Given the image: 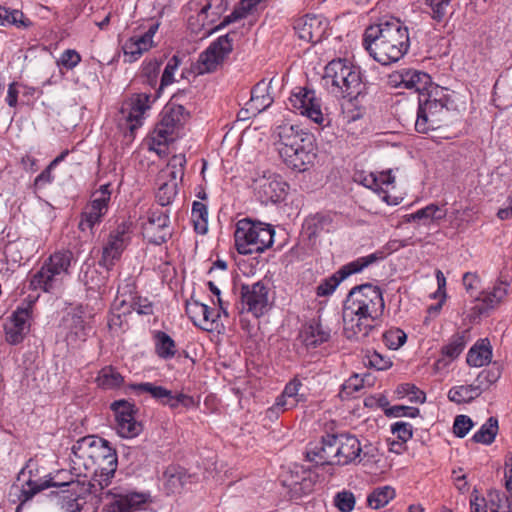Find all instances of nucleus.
Returning <instances> with one entry per match:
<instances>
[{"label": "nucleus", "mask_w": 512, "mask_h": 512, "mask_svg": "<svg viewBox=\"0 0 512 512\" xmlns=\"http://www.w3.org/2000/svg\"><path fill=\"white\" fill-rule=\"evenodd\" d=\"M467 344L465 332L453 335L448 344L442 347V355L450 360L456 359L464 350Z\"/></svg>", "instance_id": "nucleus-46"}, {"label": "nucleus", "mask_w": 512, "mask_h": 512, "mask_svg": "<svg viewBox=\"0 0 512 512\" xmlns=\"http://www.w3.org/2000/svg\"><path fill=\"white\" fill-rule=\"evenodd\" d=\"M364 364L370 368L382 371L389 369L392 366V361L389 357L373 350L367 351L364 357Z\"/></svg>", "instance_id": "nucleus-49"}, {"label": "nucleus", "mask_w": 512, "mask_h": 512, "mask_svg": "<svg viewBox=\"0 0 512 512\" xmlns=\"http://www.w3.org/2000/svg\"><path fill=\"white\" fill-rule=\"evenodd\" d=\"M237 37L234 31L220 36L203 51L197 61L198 74H205L215 71L231 53L233 42Z\"/></svg>", "instance_id": "nucleus-11"}, {"label": "nucleus", "mask_w": 512, "mask_h": 512, "mask_svg": "<svg viewBox=\"0 0 512 512\" xmlns=\"http://www.w3.org/2000/svg\"><path fill=\"white\" fill-rule=\"evenodd\" d=\"M82 281L87 290L100 292L101 288L105 286L107 278L96 269H88L84 273Z\"/></svg>", "instance_id": "nucleus-50"}, {"label": "nucleus", "mask_w": 512, "mask_h": 512, "mask_svg": "<svg viewBox=\"0 0 512 512\" xmlns=\"http://www.w3.org/2000/svg\"><path fill=\"white\" fill-rule=\"evenodd\" d=\"M81 62L80 54L73 49L65 50L60 58L57 60V65L59 67H64L67 70L74 69Z\"/></svg>", "instance_id": "nucleus-56"}, {"label": "nucleus", "mask_w": 512, "mask_h": 512, "mask_svg": "<svg viewBox=\"0 0 512 512\" xmlns=\"http://www.w3.org/2000/svg\"><path fill=\"white\" fill-rule=\"evenodd\" d=\"M170 218L168 210L159 208L150 209L147 222L144 224V235L148 241L155 245H161L171 237L169 230Z\"/></svg>", "instance_id": "nucleus-20"}, {"label": "nucleus", "mask_w": 512, "mask_h": 512, "mask_svg": "<svg viewBox=\"0 0 512 512\" xmlns=\"http://www.w3.org/2000/svg\"><path fill=\"white\" fill-rule=\"evenodd\" d=\"M123 381V376L111 366L102 368L96 378L98 386L107 390L120 387Z\"/></svg>", "instance_id": "nucleus-40"}, {"label": "nucleus", "mask_w": 512, "mask_h": 512, "mask_svg": "<svg viewBox=\"0 0 512 512\" xmlns=\"http://www.w3.org/2000/svg\"><path fill=\"white\" fill-rule=\"evenodd\" d=\"M73 260L74 255L70 250L53 253L32 276L30 287L41 289L47 293H53L60 289L64 277L69 274V268Z\"/></svg>", "instance_id": "nucleus-7"}, {"label": "nucleus", "mask_w": 512, "mask_h": 512, "mask_svg": "<svg viewBox=\"0 0 512 512\" xmlns=\"http://www.w3.org/2000/svg\"><path fill=\"white\" fill-rule=\"evenodd\" d=\"M406 340V333L399 328L390 329L383 334V341L385 345L392 350L400 348Z\"/></svg>", "instance_id": "nucleus-51"}, {"label": "nucleus", "mask_w": 512, "mask_h": 512, "mask_svg": "<svg viewBox=\"0 0 512 512\" xmlns=\"http://www.w3.org/2000/svg\"><path fill=\"white\" fill-rule=\"evenodd\" d=\"M260 1L261 0H240L238 6L234 9V11L230 15L226 16L224 20L216 27V29H219L220 27L226 26L229 23L242 19Z\"/></svg>", "instance_id": "nucleus-48"}, {"label": "nucleus", "mask_w": 512, "mask_h": 512, "mask_svg": "<svg viewBox=\"0 0 512 512\" xmlns=\"http://www.w3.org/2000/svg\"><path fill=\"white\" fill-rule=\"evenodd\" d=\"M356 499L351 491L343 490L334 496V505L341 512H351L355 507Z\"/></svg>", "instance_id": "nucleus-52"}, {"label": "nucleus", "mask_w": 512, "mask_h": 512, "mask_svg": "<svg viewBox=\"0 0 512 512\" xmlns=\"http://www.w3.org/2000/svg\"><path fill=\"white\" fill-rule=\"evenodd\" d=\"M488 503L484 497L478 495L477 490H473L470 499L471 512H487Z\"/></svg>", "instance_id": "nucleus-64"}, {"label": "nucleus", "mask_w": 512, "mask_h": 512, "mask_svg": "<svg viewBox=\"0 0 512 512\" xmlns=\"http://www.w3.org/2000/svg\"><path fill=\"white\" fill-rule=\"evenodd\" d=\"M497 432L498 420L495 417H490L473 435L472 440L476 443L490 445L495 440Z\"/></svg>", "instance_id": "nucleus-41"}, {"label": "nucleus", "mask_w": 512, "mask_h": 512, "mask_svg": "<svg viewBox=\"0 0 512 512\" xmlns=\"http://www.w3.org/2000/svg\"><path fill=\"white\" fill-rule=\"evenodd\" d=\"M273 136L277 139L280 157L287 166L304 171L313 163L316 157L313 134L294 125L283 124L276 127Z\"/></svg>", "instance_id": "nucleus-3"}, {"label": "nucleus", "mask_w": 512, "mask_h": 512, "mask_svg": "<svg viewBox=\"0 0 512 512\" xmlns=\"http://www.w3.org/2000/svg\"><path fill=\"white\" fill-rule=\"evenodd\" d=\"M395 496L396 491L392 486L377 487L368 495L367 503L373 509H380L393 500Z\"/></svg>", "instance_id": "nucleus-39"}, {"label": "nucleus", "mask_w": 512, "mask_h": 512, "mask_svg": "<svg viewBox=\"0 0 512 512\" xmlns=\"http://www.w3.org/2000/svg\"><path fill=\"white\" fill-rule=\"evenodd\" d=\"M446 210L436 204H429L426 207L412 213V220H423L424 224L428 222H438L444 219Z\"/></svg>", "instance_id": "nucleus-42"}, {"label": "nucleus", "mask_w": 512, "mask_h": 512, "mask_svg": "<svg viewBox=\"0 0 512 512\" xmlns=\"http://www.w3.org/2000/svg\"><path fill=\"white\" fill-rule=\"evenodd\" d=\"M228 0H191L190 11L197 14L202 25L213 24L227 10Z\"/></svg>", "instance_id": "nucleus-23"}, {"label": "nucleus", "mask_w": 512, "mask_h": 512, "mask_svg": "<svg viewBox=\"0 0 512 512\" xmlns=\"http://www.w3.org/2000/svg\"><path fill=\"white\" fill-rule=\"evenodd\" d=\"M189 118L184 106L168 102L160 113V119L151 133L153 145L166 146L173 142Z\"/></svg>", "instance_id": "nucleus-9"}, {"label": "nucleus", "mask_w": 512, "mask_h": 512, "mask_svg": "<svg viewBox=\"0 0 512 512\" xmlns=\"http://www.w3.org/2000/svg\"><path fill=\"white\" fill-rule=\"evenodd\" d=\"M111 409L115 413L116 431L122 438H134L138 436L143 425L135 419V405L126 401L118 400L111 404Z\"/></svg>", "instance_id": "nucleus-18"}, {"label": "nucleus", "mask_w": 512, "mask_h": 512, "mask_svg": "<svg viewBox=\"0 0 512 512\" xmlns=\"http://www.w3.org/2000/svg\"><path fill=\"white\" fill-rule=\"evenodd\" d=\"M435 91H426L425 96H419L418 104L430 113V116L440 117V115L447 109V97L443 95L441 97L438 96V89L435 88Z\"/></svg>", "instance_id": "nucleus-35"}, {"label": "nucleus", "mask_w": 512, "mask_h": 512, "mask_svg": "<svg viewBox=\"0 0 512 512\" xmlns=\"http://www.w3.org/2000/svg\"><path fill=\"white\" fill-rule=\"evenodd\" d=\"M323 79L332 94L349 100L357 99L364 88L360 68L342 59L326 65Z\"/></svg>", "instance_id": "nucleus-5"}, {"label": "nucleus", "mask_w": 512, "mask_h": 512, "mask_svg": "<svg viewBox=\"0 0 512 512\" xmlns=\"http://www.w3.org/2000/svg\"><path fill=\"white\" fill-rule=\"evenodd\" d=\"M151 46L140 35L129 38L122 46L125 61L132 63L140 58V56L148 51Z\"/></svg>", "instance_id": "nucleus-37"}, {"label": "nucleus", "mask_w": 512, "mask_h": 512, "mask_svg": "<svg viewBox=\"0 0 512 512\" xmlns=\"http://www.w3.org/2000/svg\"><path fill=\"white\" fill-rule=\"evenodd\" d=\"M180 65V58L177 55H174L172 58L169 59L168 63L166 64V67L163 71L160 86L158 88V91L160 92L165 86L171 84L174 80V73L178 69Z\"/></svg>", "instance_id": "nucleus-53"}, {"label": "nucleus", "mask_w": 512, "mask_h": 512, "mask_svg": "<svg viewBox=\"0 0 512 512\" xmlns=\"http://www.w3.org/2000/svg\"><path fill=\"white\" fill-rule=\"evenodd\" d=\"M270 307L269 288L262 281L241 286L239 302L236 306L240 314L250 313L259 318L266 314Z\"/></svg>", "instance_id": "nucleus-10"}, {"label": "nucleus", "mask_w": 512, "mask_h": 512, "mask_svg": "<svg viewBox=\"0 0 512 512\" xmlns=\"http://www.w3.org/2000/svg\"><path fill=\"white\" fill-rule=\"evenodd\" d=\"M159 91H157L154 95L141 92L132 95L130 99V111L127 117V120L131 123L130 129L133 131L142 125V118L146 111H148L154 101L159 97Z\"/></svg>", "instance_id": "nucleus-27"}, {"label": "nucleus", "mask_w": 512, "mask_h": 512, "mask_svg": "<svg viewBox=\"0 0 512 512\" xmlns=\"http://www.w3.org/2000/svg\"><path fill=\"white\" fill-rule=\"evenodd\" d=\"M256 190L262 202L277 203L282 201L287 195L288 184L280 175L272 172H265L256 179Z\"/></svg>", "instance_id": "nucleus-21"}, {"label": "nucleus", "mask_w": 512, "mask_h": 512, "mask_svg": "<svg viewBox=\"0 0 512 512\" xmlns=\"http://www.w3.org/2000/svg\"><path fill=\"white\" fill-rule=\"evenodd\" d=\"M492 358V350L488 339L477 341L468 351L467 363L473 367H482L488 364Z\"/></svg>", "instance_id": "nucleus-33"}, {"label": "nucleus", "mask_w": 512, "mask_h": 512, "mask_svg": "<svg viewBox=\"0 0 512 512\" xmlns=\"http://www.w3.org/2000/svg\"><path fill=\"white\" fill-rule=\"evenodd\" d=\"M376 179L378 184V195L381 199L388 205H398L401 199L399 197L390 196L383 188V186H389L394 183L395 177L392 175V171L388 170L380 172L376 174Z\"/></svg>", "instance_id": "nucleus-43"}, {"label": "nucleus", "mask_w": 512, "mask_h": 512, "mask_svg": "<svg viewBox=\"0 0 512 512\" xmlns=\"http://www.w3.org/2000/svg\"><path fill=\"white\" fill-rule=\"evenodd\" d=\"M20 94L23 98L22 103L30 105L42 94V91L20 83Z\"/></svg>", "instance_id": "nucleus-63"}, {"label": "nucleus", "mask_w": 512, "mask_h": 512, "mask_svg": "<svg viewBox=\"0 0 512 512\" xmlns=\"http://www.w3.org/2000/svg\"><path fill=\"white\" fill-rule=\"evenodd\" d=\"M111 185L109 183L101 185L100 188L94 191L91 195V200L85 207L81 215L79 229L85 231L92 229L96 224H99L108 212L109 203L111 200Z\"/></svg>", "instance_id": "nucleus-14"}, {"label": "nucleus", "mask_w": 512, "mask_h": 512, "mask_svg": "<svg viewBox=\"0 0 512 512\" xmlns=\"http://www.w3.org/2000/svg\"><path fill=\"white\" fill-rule=\"evenodd\" d=\"M329 21L319 14H307L298 18L294 23V30L298 37L307 43H318L326 35Z\"/></svg>", "instance_id": "nucleus-19"}, {"label": "nucleus", "mask_w": 512, "mask_h": 512, "mask_svg": "<svg viewBox=\"0 0 512 512\" xmlns=\"http://www.w3.org/2000/svg\"><path fill=\"white\" fill-rule=\"evenodd\" d=\"M303 343L307 348H316L329 341L331 330L322 325L319 320H310L301 332Z\"/></svg>", "instance_id": "nucleus-30"}, {"label": "nucleus", "mask_w": 512, "mask_h": 512, "mask_svg": "<svg viewBox=\"0 0 512 512\" xmlns=\"http://www.w3.org/2000/svg\"><path fill=\"white\" fill-rule=\"evenodd\" d=\"M385 303L379 287L366 283L353 287L344 302L343 332L347 339L360 341L379 325Z\"/></svg>", "instance_id": "nucleus-1"}, {"label": "nucleus", "mask_w": 512, "mask_h": 512, "mask_svg": "<svg viewBox=\"0 0 512 512\" xmlns=\"http://www.w3.org/2000/svg\"><path fill=\"white\" fill-rule=\"evenodd\" d=\"M272 82L273 79H271L269 82L261 80L253 87L250 101L246 104V106H249L254 115L264 111L273 103L274 100L269 91Z\"/></svg>", "instance_id": "nucleus-31"}, {"label": "nucleus", "mask_w": 512, "mask_h": 512, "mask_svg": "<svg viewBox=\"0 0 512 512\" xmlns=\"http://www.w3.org/2000/svg\"><path fill=\"white\" fill-rule=\"evenodd\" d=\"M235 247L239 254L262 253L274 242V229L271 225L244 218L236 223L234 232Z\"/></svg>", "instance_id": "nucleus-6"}, {"label": "nucleus", "mask_w": 512, "mask_h": 512, "mask_svg": "<svg viewBox=\"0 0 512 512\" xmlns=\"http://www.w3.org/2000/svg\"><path fill=\"white\" fill-rule=\"evenodd\" d=\"M389 83L393 87L414 90L419 96H425V92L431 86V77L422 71L402 69L389 75Z\"/></svg>", "instance_id": "nucleus-22"}, {"label": "nucleus", "mask_w": 512, "mask_h": 512, "mask_svg": "<svg viewBox=\"0 0 512 512\" xmlns=\"http://www.w3.org/2000/svg\"><path fill=\"white\" fill-rule=\"evenodd\" d=\"M130 242L128 225L121 223L116 229L111 231L103 244L101 258L98 261L99 266L107 271L112 270Z\"/></svg>", "instance_id": "nucleus-13"}, {"label": "nucleus", "mask_w": 512, "mask_h": 512, "mask_svg": "<svg viewBox=\"0 0 512 512\" xmlns=\"http://www.w3.org/2000/svg\"><path fill=\"white\" fill-rule=\"evenodd\" d=\"M156 355L163 360H171L178 352L175 341L163 331H155L153 334Z\"/></svg>", "instance_id": "nucleus-36"}, {"label": "nucleus", "mask_w": 512, "mask_h": 512, "mask_svg": "<svg viewBox=\"0 0 512 512\" xmlns=\"http://www.w3.org/2000/svg\"><path fill=\"white\" fill-rule=\"evenodd\" d=\"M451 0H426V5L432 10V18L436 21H442L447 14V8Z\"/></svg>", "instance_id": "nucleus-59"}, {"label": "nucleus", "mask_w": 512, "mask_h": 512, "mask_svg": "<svg viewBox=\"0 0 512 512\" xmlns=\"http://www.w3.org/2000/svg\"><path fill=\"white\" fill-rule=\"evenodd\" d=\"M391 431L402 443H406L412 438V425L408 422L398 421L391 426Z\"/></svg>", "instance_id": "nucleus-61"}, {"label": "nucleus", "mask_w": 512, "mask_h": 512, "mask_svg": "<svg viewBox=\"0 0 512 512\" xmlns=\"http://www.w3.org/2000/svg\"><path fill=\"white\" fill-rule=\"evenodd\" d=\"M336 442L337 435L327 434L322 437L321 443L307 451V459L320 466L336 464L335 461L338 459Z\"/></svg>", "instance_id": "nucleus-24"}, {"label": "nucleus", "mask_w": 512, "mask_h": 512, "mask_svg": "<svg viewBox=\"0 0 512 512\" xmlns=\"http://www.w3.org/2000/svg\"><path fill=\"white\" fill-rule=\"evenodd\" d=\"M176 194H177L176 184L163 183L157 191L156 198H157L158 203L162 207H164V206L169 205L172 202V200L174 199Z\"/></svg>", "instance_id": "nucleus-54"}, {"label": "nucleus", "mask_w": 512, "mask_h": 512, "mask_svg": "<svg viewBox=\"0 0 512 512\" xmlns=\"http://www.w3.org/2000/svg\"><path fill=\"white\" fill-rule=\"evenodd\" d=\"M337 465H348L350 463L361 461L362 447L356 436L350 434L337 435Z\"/></svg>", "instance_id": "nucleus-26"}, {"label": "nucleus", "mask_w": 512, "mask_h": 512, "mask_svg": "<svg viewBox=\"0 0 512 512\" xmlns=\"http://www.w3.org/2000/svg\"><path fill=\"white\" fill-rule=\"evenodd\" d=\"M472 427L473 421L470 417L466 415H458L454 420L453 432L457 437L463 438L469 433Z\"/></svg>", "instance_id": "nucleus-58"}, {"label": "nucleus", "mask_w": 512, "mask_h": 512, "mask_svg": "<svg viewBox=\"0 0 512 512\" xmlns=\"http://www.w3.org/2000/svg\"><path fill=\"white\" fill-rule=\"evenodd\" d=\"M399 393L410 396L411 402L423 403L426 399L425 393L413 384L405 383L399 387Z\"/></svg>", "instance_id": "nucleus-62"}, {"label": "nucleus", "mask_w": 512, "mask_h": 512, "mask_svg": "<svg viewBox=\"0 0 512 512\" xmlns=\"http://www.w3.org/2000/svg\"><path fill=\"white\" fill-rule=\"evenodd\" d=\"M499 376V371L483 370L478 374L477 378L475 379V384L479 385V389L482 392L484 389H487L490 385L495 383Z\"/></svg>", "instance_id": "nucleus-60"}, {"label": "nucleus", "mask_w": 512, "mask_h": 512, "mask_svg": "<svg viewBox=\"0 0 512 512\" xmlns=\"http://www.w3.org/2000/svg\"><path fill=\"white\" fill-rule=\"evenodd\" d=\"M289 105L294 112L308 117L319 125H325L326 118L321 109V101L313 89L296 88L289 97Z\"/></svg>", "instance_id": "nucleus-12"}, {"label": "nucleus", "mask_w": 512, "mask_h": 512, "mask_svg": "<svg viewBox=\"0 0 512 512\" xmlns=\"http://www.w3.org/2000/svg\"><path fill=\"white\" fill-rule=\"evenodd\" d=\"M481 395L479 385H460L454 386L448 391V398L450 401L457 404L471 402Z\"/></svg>", "instance_id": "nucleus-38"}, {"label": "nucleus", "mask_w": 512, "mask_h": 512, "mask_svg": "<svg viewBox=\"0 0 512 512\" xmlns=\"http://www.w3.org/2000/svg\"><path fill=\"white\" fill-rule=\"evenodd\" d=\"M146 501L144 495L132 493L127 495H114L111 502L107 504L103 512H131Z\"/></svg>", "instance_id": "nucleus-32"}, {"label": "nucleus", "mask_w": 512, "mask_h": 512, "mask_svg": "<svg viewBox=\"0 0 512 512\" xmlns=\"http://www.w3.org/2000/svg\"><path fill=\"white\" fill-rule=\"evenodd\" d=\"M134 297H125V294L118 289L117 296L112 304L111 317L109 326H120L122 324L121 317L130 315L133 311Z\"/></svg>", "instance_id": "nucleus-34"}, {"label": "nucleus", "mask_w": 512, "mask_h": 512, "mask_svg": "<svg viewBox=\"0 0 512 512\" xmlns=\"http://www.w3.org/2000/svg\"><path fill=\"white\" fill-rule=\"evenodd\" d=\"M71 452L78 459L89 458L97 464L91 483L94 490L97 486L102 490L110 484L117 469V454L109 441L95 436H86L76 441Z\"/></svg>", "instance_id": "nucleus-4"}, {"label": "nucleus", "mask_w": 512, "mask_h": 512, "mask_svg": "<svg viewBox=\"0 0 512 512\" xmlns=\"http://www.w3.org/2000/svg\"><path fill=\"white\" fill-rule=\"evenodd\" d=\"M194 229L199 234H205L208 229V211L205 204L194 201L191 212Z\"/></svg>", "instance_id": "nucleus-45"}, {"label": "nucleus", "mask_w": 512, "mask_h": 512, "mask_svg": "<svg viewBox=\"0 0 512 512\" xmlns=\"http://www.w3.org/2000/svg\"><path fill=\"white\" fill-rule=\"evenodd\" d=\"M161 62L154 60L144 65L142 69V76L145 78V83L151 87L157 84V78L160 72Z\"/></svg>", "instance_id": "nucleus-55"}, {"label": "nucleus", "mask_w": 512, "mask_h": 512, "mask_svg": "<svg viewBox=\"0 0 512 512\" xmlns=\"http://www.w3.org/2000/svg\"><path fill=\"white\" fill-rule=\"evenodd\" d=\"M377 253L360 257L344 266L330 277L324 279L316 288V294L319 297L331 295L338 285L348 276L361 272L364 268L380 259Z\"/></svg>", "instance_id": "nucleus-16"}, {"label": "nucleus", "mask_w": 512, "mask_h": 512, "mask_svg": "<svg viewBox=\"0 0 512 512\" xmlns=\"http://www.w3.org/2000/svg\"><path fill=\"white\" fill-rule=\"evenodd\" d=\"M130 387L136 394L148 393L156 401L171 409H176L179 406H183L187 409L196 406V402L192 396L184 393L173 394L171 390L151 382L132 384Z\"/></svg>", "instance_id": "nucleus-15"}, {"label": "nucleus", "mask_w": 512, "mask_h": 512, "mask_svg": "<svg viewBox=\"0 0 512 512\" xmlns=\"http://www.w3.org/2000/svg\"><path fill=\"white\" fill-rule=\"evenodd\" d=\"M186 314L195 326L205 331H212L216 317L220 316L219 313L215 314L209 306L198 301H187Z\"/></svg>", "instance_id": "nucleus-28"}, {"label": "nucleus", "mask_w": 512, "mask_h": 512, "mask_svg": "<svg viewBox=\"0 0 512 512\" xmlns=\"http://www.w3.org/2000/svg\"><path fill=\"white\" fill-rule=\"evenodd\" d=\"M362 44L374 60L389 65L408 52L409 29L399 18L384 17L365 29Z\"/></svg>", "instance_id": "nucleus-2"}, {"label": "nucleus", "mask_w": 512, "mask_h": 512, "mask_svg": "<svg viewBox=\"0 0 512 512\" xmlns=\"http://www.w3.org/2000/svg\"><path fill=\"white\" fill-rule=\"evenodd\" d=\"M33 301L23 302L9 317L4 325L6 341L16 345L23 341L30 330Z\"/></svg>", "instance_id": "nucleus-17"}, {"label": "nucleus", "mask_w": 512, "mask_h": 512, "mask_svg": "<svg viewBox=\"0 0 512 512\" xmlns=\"http://www.w3.org/2000/svg\"><path fill=\"white\" fill-rule=\"evenodd\" d=\"M440 122L441 117L430 116V113L424 111V109L418 104L415 129L419 133H428L429 131L436 129Z\"/></svg>", "instance_id": "nucleus-47"}, {"label": "nucleus", "mask_w": 512, "mask_h": 512, "mask_svg": "<svg viewBox=\"0 0 512 512\" xmlns=\"http://www.w3.org/2000/svg\"><path fill=\"white\" fill-rule=\"evenodd\" d=\"M302 389L303 384L301 380L294 377L285 385L283 392L276 398L270 411L284 412L296 407L299 403L305 402L306 395L301 391Z\"/></svg>", "instance_id": "nucleus-25"}, {"label": "nucleus", "mask_w": 512, "mask_h": 512, "mask_svg": "<svg viewBox=\"0 0 512 512\" xmlns=\"http://www.w3.org/2000/svg\"><path fill=\"white\" fill-rule=\"evenodd\" d=\"M509 285L510 283L507 279L500 277L491 290L482 291L476 298L482 302V307L479 308V311L483 313L488 309L496 308L507 296Z\"/></svg>", "instance_id": "nucleus-29"}, {"label": "nucleus", "mask_w": 512, "mask_h": 512, "mask_svg": "<svg viewBox=\"0 0 512 512\" xmlns=\"http://www.w3.org/2000/svg\"><path fill=\"white\" fill-rule=\"evenodd\" d=\"M420 411L416 407L394 405L385 409V415L388 417H410L414 418L419 415Z\"/></svg>", "instance_id": "nucleus-57"}, {"label": "nucleus", "mask_w": 512, "mask_h": 512, "mask_svg": "<svg viewBox=\"0 0 512 512\" xmlns=\"http://www.w3.org/2000/svg\"><path fill=\"white\" fill-rule=\"evenodd\" d=\"M49 487H64L66 489L61 490L59 498L61 499V506L66 512H80L81 503L83 500L80 497L79 490L82 487L78 481H67L63 483L52 482V480H43L40 482L28 480L26 486H23L20 490L18 499L20 504L17 506L15 512H20L23 506L38 492L49 488Z\"/></svg>", "instance_id": "nucleus-8"}, {"label": "nucleus", "mask_w": 512, "mask_h": 512, "mask_svg": "<svg viewBox=\"0 0 512 512\" xmlns=\"http://www.w3.org/2000/svg\"><path fill=\"white\" fill-rule=\"evenodd\" d=\"M486 501L491 512H512L510 499L499 490H490Z\"/></svg>", "instance_id": "nucleus-44"}]
</instances>
